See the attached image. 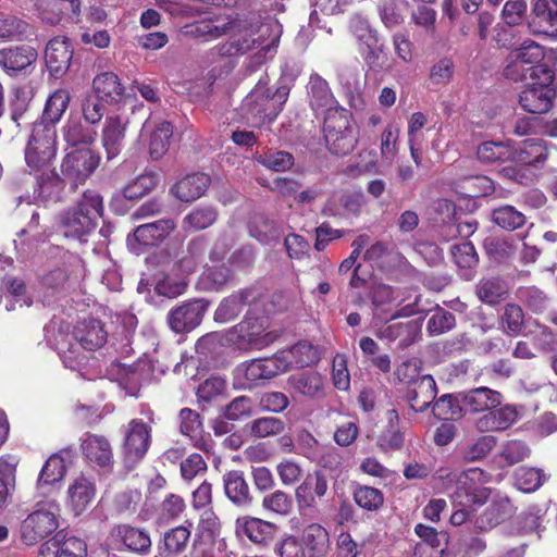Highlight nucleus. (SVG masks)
Here are the masks:
<instances>
[{"label": "nucleus", "mask_w": 557, "mask_h": 557, "mask_svg": "<svg viewBox=\"0 0 557 557\" xmlns=\"http://www.w3.org/2000/svg\"><path fill=\"white\" fill-rule=\"evenodd\" d=\"M87 554L86 543L76 536H61L55 534L40 546L42 557H85Z\"/></svg>", "instance_id": "24"}, {"label": "nucleus", "mask_w": 557, "mask_h": 557, "mask_svg": "<svg viewBox=\"0 0 557 557\" xmlns=\"http://www.w3.org/2000/svg\"><path fill=\"white\" fill-rule=\"evenodd\" d=\"M103 212V200L99 193L86 190L75 206L60 215V227L67 238L84 242L98 224Z\"/></svg>", "instance_id": "4"}, {"label": "nucleus", "mask_w": 557, "mask_h": 557, "mask_svg": "<svg viewBox=\"0 0 557 557\" xmlns=\"http://www.w3.org/2000/svg\"><path fill=\"white\" fill-rule=\"evenodd\" d=\"M520 419V411L517 406L506 404L488 409L475 420V429L481 433L502 432L508 430Z\"/></svg>", "instance_id": "19"}, {"label": "nucleus", "mask_w": 557, "mask_h": 557, "mask_svg": "<svg viewBox=\"0 0 557 557\" xmlns=\"http://www.w3.org/2000/svg\"><path fill=\"white\" fill-rule=\"evenodd\" d=\"M231 278V270L222 265H212L207 268L200 276L199 284L202 288L218 290L224 286Z\"/></svg>", "instance_id": "58"}, {"label": "nucleus", "mask_w": 557, "mask_h": 557, "mask_svg": "<svg viewBox=\"0 0 557 557\" xmlns=\"http://www.w3.org/2000/svg\"><path fill=\"white\" fill-rule=\"evenodd\" d=\"M206 251V243L203 239L197 238L189 243L187 255L184 256L176 264L181 275L193 273L198 264L202 261Z\"/></svg>", "instance_id": "55"}, {"label": "nucleus", "mask_w": 557, "mask_h": 557, "mask_svg": "<svg viewBox=\"0 0 557 557\" xmlns=\"http://www.w3.org/2000/svg\"><path fill=\"white\" fill-rule=\"evenodd\" d=\"M404 295L405 292L401 288L393 287L384 283H375L371 289L374 319L388 321L399 317L413 315L417 312L414 308L416 304L407 305L391 315H387V313L391 312L392 306H399L406 300Z\"/></svg>", "instance_id": "11"}, {"label": "nucleus", "mask_w": 557, "mask_h": 557, "mask_svg": "<svg viewBox=\"0 0 557 557\" xmlns=\"http://www.w3.org/2000/svg\"><path fill=\"white\" fill-rule=\"evenodd\" d=\"M252 237L262 244H270L277 238L275 223L263 215L256 216L249 225Z\"/></svg>", "instance_id": "64"}, {"label": "nucleus", "mask_w": 557, "mask_h": 557, "mask_svg": "<svg viewBox=\"0 0 557 557\" xmlns=\"http://www.w3.org/2000/svg\"><path fill=\"white\" fill-rule=\"evenodd\" d=\"M158 182V176L154 173L141 174L123 189V197L125 199L140 198L156 188Z\"/></svg>", "instance_id": "62"}, {"label": "nucleus", "mask_w": 557, "mask_h": 557, "mask_svg": "<svg viewBox=\"0 0 557 557\" xmlns=\"http://www.w3.org/2000/svg\"><path fill=\"white\" fill-rule=\"evenodd\" d=\"M509 55L528 66L531 79H536V75L541 74L537 67H548L542 63L545 57L543 47L531 39L524 40L519 47L512 49Z\"/></svg>", "instance_id": "31"}, {"label": "nucleus", "mask_w": 557, "mask_h": 557, "mask_svg": "<svg viewBox=\"0 0 557 557\" xmlns=\"http://www.w3.org/2000/svg\"><path fill=\"white\" fill-rule=\"evenodd\" d=\"M280 359H284L286 363V371L292 367H308L318 362V350L307 342H300L294 345L288 350L277 352Z\"/></svg>", "instance_id": "41"}, {"label": "nucleus", "mask_w": 557, "mask_h": 557, "mask_svg": "<svg viewBox=\"0 0 557 557\" xmlns=\"http://www.w3.org/2000/svg\"><path fill=\"white\" fill-rule=\"evenodd\" d=\"M513 513L510 499L504 495H496L484 512L476 517L474 527L480 531H487L509 519Z\"/></svg>", "instance_id": "25"}, {"label": "nucleus", "mask_w": 557, "mask_h": 557, "mask_svg": "<svg viewBox=\"0 0 557 557\" xmlns=\"http://www.w3.org/2000/svg\"><path fill=\"white\" fill-rule=\"evenodd\" d=\"M150 428L139 419H133L124 428L123 455L128 465H135L146 455L150 445Z\"/></svg>", "instance_id": "14"}, {"label": "nucleus", "mask_w": 557, "mask_h": 557, "mask_svg": "<svg viewBox=\"0 0 557 557\" xmlns=\"http://www.w3.org/2000/svg\"><path fill=\"white\" fill-rule=\"evenodd\" d=\"M351 28L358 38L368 49L366 60L371 63L377 59V53L381 51L377 34L374 32L368 21L357 17L351 23Z\"/></svg>", "instance_id": "46"}, {"label": "nucleus", "mask_w": 557, "mask_h": 557, "mask_svg": "<svg viewBox=\"0 0 557 557\" xmlns=\"http://www.w3.org/2000/svg\"><path fill=\"white\" fill-rule=\"evenodd\" d=\"M273 28H278L276 24H261L256 14H215L186 26V34L203 39L206 41L228 35V41L216 46L213 50L220 55L244 54L257 48L258 52L253 57L257 62H262L268 52L274 49L278 42V32L267 42L264 36Z\"/></svg>", "instance_id": "1"}, {"label": "nucleus", "mask_w": 557, "mask_h": 557, "mask_svg": "<svg viewBox=\"0 0 557 557\" xmlns=\"http://www.w3.org/2000/svg\"><path fill=\"white\" fill-rule=\"evenodd\" d=\"M180 431L183 435L196 441L203 432L200 414L193 409L183 408L180 411Z\"/></svg>", "instance_id": "60"}, {"label": "nucleus", "mask_w": 557, "mask_h": 557, "mask_svg": "<svg viewBox=\"0 0 557 557\" xmlns=\"http://www.w3.org/2000/svg\"><path fill=\"white\" fill-rule=\"evenodd\" d=\"M128 124L125 115H107L101 129V143L108 160L114 159L122 151Z\"/></svg>", "instance_id": "18"}, {"label": "nucleus", "mask_w": 557, "mask_h": 557, "mask_svg": "<svg viewBox=\"0 0 557 557\" xmlns=\"http://www.w3.org/2000/svg\"><path fill=\"white\" fill-rule=\"evenodd\" d=\"M191 523L170 529L163 534L162 544L159 546L162 557H174L182 554L189 543Z\"/></svg>", "instance_id": "40"}, {"label": "nucleus", "mask_w": 557, "mask_h": 557, "mask_svg": "<svg viewBox=\"0 0 557 557\" xmlns=\"http://www.w3.org/2000/svg\"><path fill=\"white\" fill-rule=\"evenodd\" d=\"M75 271L71 276H67L61 269L50 272L44 278V285L51 288L53 292L65 289L74 286L85 275V268L81 259L74 260Z\"/></svg>", "instance_id": "48"}, {"label": "nucleus", "mask_w": 557, "mask_h": 557, "mask_svg": "<svg viewBox=\"0 0 557 557\" xmlns=\"http://www.w3.org/2000/svg\"><path fill=\"white\" fill-rule=\"evenodd\" d=\"M57 150L55 127L34 124L24 152L28 171L38 172L52 166Z\"/></svg>", "instance_id": "8"}, {"label": "nucleus", "mask_w": 557, "mask_h": 557, "mask_svg": "<svg viewBox=\"0 0 557 557\" xmlns=\"http://www.w3.org/2000/svg\"><path fill=\"white\" fill-rule=\"evenodd\" d=\"M208 304L196 299L172 309L168 314V323L175 333L190 332L202 321Z\"/></svg>", "instance_id": "17"}, {"label": "nucleus", "mask_w": 557, "mask_h": 557, "mask_svg": "<svg viewBox=\"0 0 557 557\" xmlns=\"http://www.w3.org/2000/svg\"><path fill=\"white\" fill-rule=\"evenodd\" d=\"M264 320L251 319L246 317L244 321L235 325L228 332V341L235 345L239 350H250L252 346H246L250 338L259 337L264 329Z\"/></svg>", "instance_id": "36"}, {"label": "nucleus", "mask_w": 557, "mask_h": 557, "mask_svg": "<svg viewBox=\"0 0 557 557\" xmlns=\"http://www.w3.org/2000/svg\"><path fill=\"white\" fill-rule=\"evenodd\" d=\"M418 330L419 325L414 321H408L405 323L397 322L383 326L382 329H380L376 335L380 338H385L388 341L400 339L403 344L408 345L413 341V337L417 334Z\"/></svg>", "instance_id": "52"}, {"label": "nucleus", "mask_w": 557, "mask_h": 557, "mask_svg": "<svg viewBox=\"0 0 557 557\" xmlns=\"http://www.w3.org/2000/svg\"><path fill=\"white\" fill-rule=\"evenodd\" d=\"M236 529L252 543L265 545L274 537L276 525L272 522L255 518L242 517L236 520Z\"/></svg>", "instance_id": "30"}, {"label": "nucleus", "mask_w": 557, "mask_h": 557, "mask_svg": "<svg viewBox=\"0 0 557 557\" xmlns=\"http://www.w3.org/2000/svg\"><path fill=\"white\" fill-rule=\"evenodd\" d=\"M258 163L275 172H284L294 165V157L289 152L269 149L256 156Z\"/></svg>", "instance_id": "54"}, {"label": "nucleus", "mask_w": 557, "mask_h": 557, "mask_svg": "<svg viewBox=\"0 0 557 557\" xmlns=\"http://www.w3.org/2000/svg\"><path fill=\"white\" fill-rule=\"evenodd\" d=\"M286 372L284 359L278 355L271 358H258L238 364L234 370V386L251 389L272 377Z\"/></svg>", "instance_id": "10"}, {"label": "nucleus", "mask_w": 557, "mask_h": 557, "mask_svg": "<svg viewBox=\"0 0 557 557\" xmlns=\"http://www.w3.org/2000/svg\"><path fill=\"white\" fill-rule=\"evenodd\" d=\"M35 177V194L42 201L57 202L61 200L65 188V178H62L54 170L53 165L44 171H29Z\"/></svg>", "instance_id": "23"}, {"label": "nucleus", "mask_w": 557, "mask_h": 557, "mask_svg": "<svg viewBox=\"0 0 557 557\" xmlns=\"http://www.w3.org/2000/svg\"><path fill=\"white\" fill-rule=\"evenodd\" d=\"M436 396V384L431 375H422L407 392V398L414 411H424Z\"/></svg>", "instance_id": "33"}, {"label": "nucleus", "mask_w": 557, "mask_h": 557, "mask_svg": "<svg viewBox=\"0 0 557 557\" xmlns=\"http://www.w3.org/2000/svg\"><path fill=\"white\" fill-rule=\"evenodd\" d=\"M66 472L65 460L60 455L50 456L42 466L37 479V490L41 491L46 486L60 482Z\"/></svg>", "instance_id": "47"}, {"label": "nucleus", "mask_w": 557, "mask_h": 557, "mask_svg": "<svg viewBox=\"0 0 557 557\" xmlns=\"http://www.w3.org/2000/svg\"><path fill=\"white\" fill-rule=\"evenodd\" d=\"M301 543L306 557H323L330 548L329 533L322 525L312 523L304 529Z\"/></svg>", "instance_id": "34"}, {"label": "nucleus", "mask_w": 557, "mask_h": 557, "mask_svg": "<svg viewBox=\"0 0 557 557\" xmlns=\"http://www.w3.org/2000/svg\"><path fill=\"white\" fill-rule=\"evenodd\" d=\"M225 496L237 507H248L252 503L250 487L239 470H231L222 478Z\"/></svg>", "instance_id": "29"}, {"label": "nucleus", "mask_w": 557, "mask_h": 557, "mask_svg": "<svg viewBox=\"0 0 557 557\" xmlns=\"http://www.w3.org/2000/svg\"><path fill=\"white\" fill-rule=\"evenodd\" d=\"M72 57L73 50L66 38L55 37L47 44L45 59L47 67L52 75L59 76L65 73Z\"/></svg>", "instance_id": "26"}, {"label": "nucleus", "mask_w": 557, "mask_h": 557, "mask_svg": "<svg viewBox=\"0 0 557 557\" xmlns=\"http://www.w3.org/2000/svg\"><path fill=\"white\" fill-rule=\"evenodd\" d=\"M84 458L94 467L110 471L113 467V449L107 437L99 434L85 433L81 438Z\"/></svg>", "instance_id": "16"}, {"label": "nucleus", "mask_w": 557, "mask_h": 557, "mask_svg": "<svg viewBox=\"0 0 557 557\" xmlns=\"http://www.w3.org/2000/svg\"><path fill=\"white\" fill-rule=\"evenodd\" d=\"M95 481L85 475L79 474L74 478L66 490L65 505L75 515L84 512L94 502L96 497Z\"/></svg>", "instance_id": "20"}, {"label": "nucleus", "mask_w": 557, "mask_h": 557, "mask_svg": "<svg viewBox=\"0 0 557 557\" xmlns=\"http://www.w3.org/2000/svg\"><path fill=\"white\" fill-rule=\"evenodd\" d=\"M435 475L448 492L455 508L450 516L453 525L470 521L473 512L490 498L491 488L483 486L488 481V474L480 468H469L460 472L441 468Z\"/></svg>", "instance_id": "2"}, {"label": "nucleus", "mask_w": 557, "mask_h": 557, "mask_svg": "<svg viewBox=\"0 0 557 557\" xmlns=\"http://www.w3.org/2000/svg\"><path fill=\"white\" fill-rule=\"evenodd\" d=\"M308 95L310 106L317 113L327 115L331 110L343 109L337 106L327 82L317 74L310 76Z\"/></svg>", "instance_id": "27"}, {"label": "nucleus", "mask_w": 557, "mask_h": 557, "mask_svg": "<svg viewBox=\"0 0 557 557\" xmlns=\"http://www.w3.org/2000/svg\"><path fill=\"white\" fill-rule=\"evenodd\" d=\"M530 454L531 449L527 443L519 440H509L502 444L498 456L506 466H513L525 460Z\"/></svg>", "instance_id": "56"}, {"label": "nucleus", "mask_w": 557, "mask_h": 557, "mask_svg": "<svg viewBox=\"0 0 557 557\" xmlns=\"http://www.w3.org/2000/svg\"><path fill=\"white\" fill-rule=\"evenodd\" d=\"M4 286L7 288V311H13L17 307H30L33 305V297L22 280L7 277L4 280Z\"/></svg>", "instance_id": "45"}, {"label": "nucleus", "mask_w": 557, "mask_h": 557, "mask_svg": "<svg viewBox=\"0 0 557 557\" xmlns=\"http://www.w3.org/2000/svg\"><path fill=\"white\" fill-rule=\"evenodd\" d=\"M210 177L205 173L187 175L178 181L171 189L181 201L189 202L201 197L207 190Z\"/></svg>", "instance_id": "32"}, {"label": "nucleus", "mask_w": 557, "mask_h": 557, "mask_svg": "<svg viewBox=\"0 0 557 557\" xmlns=\"http://www.w3.org/2000/svg\"><path fill=\"white\" fill-rule=\"evenodd\" d=\"M175 228L171 219H162L137 226L132 235L127 236V247L136 255H140L145 247L158 246Z\"/></svg>", "instance_id": "13"}, {"label": "nucleus", "mask_w": 557, "mask_h": 557, "mask_svg": "<svg viewBox=\"0 0 557 557\" xmlns=\"http://www.w3.org/2000/svg\"><path fill=\"white\" fill-rule=\"evenodd\" d=\"M61 508L57 499L39 500L20 524V539L28 546L52 534L59 528Z\"/></svg>", "instance_id": "7"}, {"label": "nucleus", "mask_w": 557, "mask_h": 557, "mask_svg": "<svg viewBox=\"0 0 557 557\" xmlns=\"http://www.w3.org/2000/svg\"><path fill=\"white\" fill-rule=\"evenodd\" d=\"M289 95L287 86H280L270 92L268 81L260 79L244 99L242 110L255 124L271 123L283 109Z\"/></svg>", "instance_id": "5"}, {"label": "nucleus", "mask_w": 557, "mask_h": 557, "mask_svg": "<svg viewBox=\"0 0 557 557\" xmlns=\"http://www.w3.org/2000/svg\"><path fill=\"white\" fill-rule=\"evenodd\" d=\"M37 50L29 45H20L0 50V66L10 76L26 74L34 70Z\"/></svg>", "instance_id": "15"}, {"label": "nucleus", "mask_w": 557, "mask_h": 557, "mask_svg": "<svg viewBox=\"0 0 557 557\" xmlns=\"http://www.w3.org/2000/svg\"><path fill=\"white\" fill-rule=\"evenodd\" d=\"M70 100L71 95L67 89L59 88L54 90L46 101L40 121L35 124L52 125L55 127L66 111Z\"/></svg>", "instance_id": "39"}, {"label": "nucleus", "mask_w": 557, "mask_h": 557, "mask_svg": "<svg viewBox=\"0 0 557 557\" xmlns=\"http://www.w3.org/2000/svg\"><path fill=\"white\" fill-rule=\"evenodd\" d=\"M28 24L13 15L0 16V42L18 40L26 34Z\"/></svg>", "instance_id": "63"}, {"label": "nucleus", "mask_w": 557, "mask_h": 557, "mask_svg": "<svg viewBox=\"0 0 557 557\" xmlns=\"http://www.w3.org/2000/svg\"><path fill=\"white\" fill-rule=\"evenodd\" d=\"M524 314L520 306L507 304L500 315V326L508 335L520 334L523 325Z\"/></svg>", "instance_id": "61"}, {"label": "nucleus", "mask_w": 557, "mask_h": 557, "mask_svg": "<svg viewBox=\"0 0 557 557\" xmlns=\"http://www.w3.org/2000/svg\"><path fill=\"white\" fill-rule=\"evenodd\" d=\"M110 536L114 543H120L136 553H145L151 546L150 536L145 530L128 524L115 525L112 528Z\"/></svg>", "instance_id": "28"}, {"label": "nucleus", "mask_w": 557, "mask_h": 557, "mask_svg": "<svg viewBox=\"0 0 557 557\" xmlns=\"http://www.w3.org/2000/svg\"><path fill=\"white\" fill-rule=\"evenodd\" d=\"M94 92L107 102H120L124 95V86L113 72H102L92 79Z\"/></svg>", "instance_id": "38"}, {"label": "nucleus", "mask_w": 557, "mask_h": 557, "mask_svg": "<svg viewBox=\"0 0 557 557\" xmlns=\"http://www.w3.org/2000/svg\"><path fill=\"white\" fill-rule=\"evenodd\" d=\"M532 13L541 33L557 37V0H533Z\"/></svg>", "instance_id": "37"}, {"label": "nucleus", "mask_w": 557, "mask_h": 557, "mask_svg": "<svg viewBox=\"0 0 557 557\" xmlns=\"http://www.w3.org/2000/svg\"><path fill=\"white\" fill-rule=\"evenodd\" d=\"M329 490L326 474L317 470L308 473L302 483L295 491V498L300 509L313 508L318 500L325 496Z\"/></svg>", "instance_id": "22"}, {"label": "nucleus", "mask_w": 557, "mask_h": 557, "mask_svg": "<svg viewBox=\"0 0 557 557\" xmlns=\"http://www.w3.org/2000/svg\"><path fill=\"white\" fill-rule=\"evenodd\" d=\"M540 75L531 79L519 95L521 108L533 114L546 113L556 97L554 72L549 67H537Z\"/></svg>", "instance_id": "9"}, {"label": "nucleus", "mask_w": 557, "mask_h": 557, "mask_svg": "<svg viewBox=\"0 0 557 557\" xmlns=\"http://www.w3.org/2000/svg\"><path fill=\"white\" fill-rule=\"evenodd\" d=\"M508 287L498 276L483 277L475 286L479 299L490 306L500 302L507 295Z\"/></svg>", "instance_id": "44"}, {"label": "nucleus", "mask_w": 557, "mask_h": 557, "mask_svg": "<svg viewBox=\"0 0 557 557\" xmlns=\"http://www.w3.org/2000/svg\"><path fill=\"white\" fill-rule=\"evenodd\" d=\"M63 136L65 141L71 145L72 148H77L76 146L79 144H92L96 139L97 133L85 128L79 122L70 121L63 127Z\"/></svg>", "instance_id": "59"}, {"label": "nucleus", "mask_w": 557, "mask_h": 557, "mask_svg": "<svg viewBox=\"0 0 557 557\" xmlns=\"http://www.w3.org/2000/svg\"><path fill=\"white\" fill-rule=\"evenodd\" d=\"M478 159L482 162L493 163L511 160L512 147L509 141H484L476 149Z\"/></svg>", "instance_id": "50"}, {"label": "nucleus", "mask_w": 557, "mask_h": 557, "mask_svg": "<svg viewBox=\"0 0 557 557\" xmlns=\"http://www.w3.org/2000/svg\"><path fill=\"white\" fill-rule=\"evenodd\" d=\"M460 400L465 414H484L488 409L500 406L504 401V396L496 389L480 386L461 392Z\"/></svg>", "instance_id": "21"}, {"label": "nucleus", "mask_w": 557, "mask_h": 557, "mask_svg": "<svg viewBox=\"0 0 557 557\" xmlns=\"http://www.w3.org/2000/svg\"><path fill=\"white\" fill-rule=\"evenodd\" d=\"M288 384L297 393L313 397L322 389V377L317 372L308 371L289 376Z\"/></svg>", "instance_id": "53"}, {"label": "nucleus", "mask_w": 557, "mask_h": 557, "mask_svg": "<svg viewBox=\"0 0 557 557\" xmlns=\"http://www.w3.org/2000/svg\"><path fill=\"white\" fill-rule=\"evenodd\" d=\"M215 219L216 212L212 207H199L184 218L183 227L186 231H200L213 224Z\"/></svg>", "instance_id": "57"}, {"label": "nucleus", "mask_w": 557, "mask_h": 557, "mask_svg": "<svg viewBox=\"0 0 557 557\" xmlns=\"http://www.w3.org/2000/svg\"><path fill=\"white\" fill-rule=\"evenodd\" d=\"M433 413L440 420H458L463 413L460 400V393L456 396L446 394L438 398L433 405Z\"/></svg>", "instance_id": "51"}, {"label": "nucleus", "mask_w": 557, "mask_h": 557, "mask_svg": "<svg viewBox=\"0 0 557 557\" xmlns=\"http://www.w3.org/2000/svg\"><path fill=\"white\" fill-rule=\"evenodd\" d=\"M72 337L76 341L75 344L71 342L69 334L59 331L53 339V344L64 367L78 370L85 357L78 354L77 347L81 346L86 350H96L106 344L108 332L104 330L101 321L88 319L79 321L75 325Z\"/></svg>", "instance_id": "3"}, {"label": "nucleus", "mask_w": 557, "mask_h": 557, "mask_svg": "<svg viewBox=\"0 0 557 557\" xmlns=\"http://www.w3.org/2000/svg\"><path fill=\"white\" fill-rule=\"evenodd\" d=\"M99 162V154L89 147L72 148L62 160L61 172L63 177L76 187L94 173Z\"/></svg>", "instance_id": "12"}, {"label": "nucleus", "mask_w": 557, "mask_h": 557, "mask_svg": "<svg viewBox=\"0 0 557 557\" xmlns=\"http://www.w3.org/2000/svg\"><path fill=\"white\" fill-rule=\"evenodd\" d=\"M251 290L243 289L223 299L215 310L214 319L221 323H227L239 315L249 304Z\"/></svg>", "instance_id": "42"}, {"label": "nucleus", "mask_w": 557, "mask_h": 557, "mask_svg": "<svg viewBox=\"0 0 557 557\" xmlns=\"http://www.w3.org/2000/svg\"><path fill=\"white\" fill-rule=\"evenodd\" d=\"M547 158V147L545 140L540 138H531L524 140L518 147H512L511 161L522 164L537 166Z\"/></svg>", "instance_id": "35"}, {"label": "nucleus", "mask_w": 557, "mask_h": 557, "mask_svg": "<svg viewBox=\"0 0 557 557\" xmlns=\"http://www.w3.org/2000/svg\"><path fill=\"white\" fill-rule=\"evenodd\" d=\"M323 132L326 147L336 156L350 153L359 140L358 126L346 109L331 110L324 117Z\"/></svg>", "instance_id": "6"}, {"label": "nucleus", "mask_w": 557, "mask_h": 557, "mask_svg": "<svg viewBox=\"0 0 557 557\" xmlns=\"http://www.w3.org/2000/svg\"><path fill=\"white\" fill-rule=\"evenodd\" d=\"M173 136V126L168 121H159L150 131L148 149L151 159H161L169 150L170 140Z\"/></svg>", "instance_id": "43"}, {"label": "nucleus", "mask_w": 557, "mask_h": 557, "mask_svg": "<svg viewBox=\"0 0 557 557\" xmlns=\"http://www.w3.org/2000/svg\"><path fill=\"white\" fill-rule=\"evenodd\" d=\"M546 479V474L539 468L520 467L513 473L515 486L523 493L537 491Z\"/></svg>", "instance_id": "49"}]
</instances>
